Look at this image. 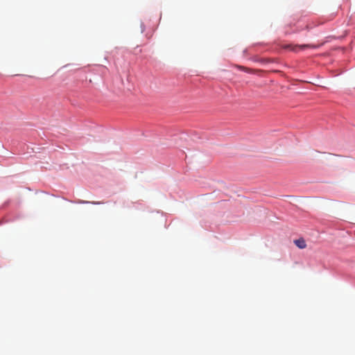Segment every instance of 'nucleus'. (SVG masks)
I'll use <instances>...</instances> for the list:
<instances>
[{"label": "nucleus", "instance_id": "obj_1", "mask_svg": "<svg viewBox=\"0 0 355 355\" xmlns=\"http://www.w3.org/2000/svg\"><path fill=\"white\" fill-rule=\"evenodd\" d=\"M282 48L291 51L298 52L300 50H305L306 49H316L318 46L313 44H302V45H294V44H286L282 46Z\"/></svg>", "mask_w": 355, "mask_h": 355}, {"label": "nucleus", "instance_id": "obj_2", "mask_svg": "<svg viewBox=\"0 0 355 355\" xmlns=\"http://www.w3.org/2000/svg\"><path fill=\"white\" fill-rule=\"evenodd\" d=\"M294 243L300 248L304 249L306 247V241L304 239L300 238L294 241Z\"/></svg>", "mask_w": 355, "mask_h": 355}, {"label": "nucleus", "instance_id": "obj_3", "mask_svg": "<svg viewBox=\"0 0 355 355\" xmlns=\"http://www.w3.org/2000/svg\"><path fill=\"white\" fill-rule=\"evenodd\" d=\"M92 204H94V205H98V204H100L101 202H92Z\"/></svg>", "mask_w": 355, "mask_h": 355}, {"label": "nucleus", "instance_id": "obj_4", "mask_svg": "<svg viewBox=\"0 0 355 355\" xmlns=\"http://www.w3.org/2000/svg\"><path fill=\"white\" fill-rule=\"evenodd\" d=\"M82 202H83V203H88L89 202L88 201H86V202L85 201H83Z\"/></svg>", "mask_w": 355, "mask_h": 355}]
</instances>
